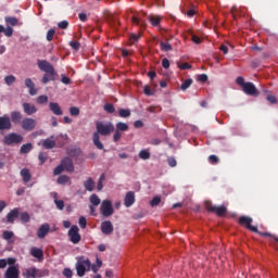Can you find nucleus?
I'll return each mask as SVG.
<instances>
[{"mask_svg": "<svg viewBox=\"0 0 278 278\" xmlns=\"http://www.w3.org/2000/svg\"><path fill=\"white\" fill-rule=\"evenodd\" d=\"M50 229L51 226H49V224L41 225L37 230V238H39L40 240L45 239L47 237V233H49Z\"/></svg>", "mask_w": 278, "mask_h": 278, "instance_id": "dca6fc26", "label": "nucleus"}, {"mask_svg": "<svg viewBox=\"0 0 278 278\" xmlns=\"http://www.w3.org/2000/svg\"><path fill=\"white\" fill-rule=\"evenodd\" d=\"M63 275H64V277H66V278H72V277H73V270H72L71 268H65V269L63 270Z\"/></svg>", "mask_w": 278, "mask_h": 278, "instance_id": "680f3d73", "label": "nucleus"}, {"mask_svg": "<svg viewBox=\"0 0 278 278\" xmlns=\"http://www.w3.org/2000/svg\"><path fill=\"white\" fill-rule=\"evenodd\" d=\"M100 213L105 218L112 216V214H114V206H112V201L103 200L100 206Z\"/></svg>", "mask_w": 278, "mask_h": 278, "instance_id": "39448f33", "label": "nucleus"}, {"mask_svg": "<svg viewBox=\"0 0 278 278\" xmlns=\"http://www.w3.org/2000/svg\"><path fill=\"white\" fill-rule=\"evenodd\" d=\"M7 25H12V27L18 25V20L16 17H12V16H7L4 18Z\"/></svg>", "mask_w": 278, "mask_h": 278, "instance_id": "72a5a7b5", "label": "nucleus"}, {"mask_svg": "<svg viewBox=\"0 0 278 278\" xmlns=\"http://www.w3.org/2000/svg\"><path fill=\"white\" fill-rule=\"evenodd\" d=\"M38 160L40 162L39 163L40 166H42V164H45V162H47V160H49V154L47 152H39Z\"/></svg>", "mask_w": 278, "mask_h": 278, "instance_id": "473e14b6", "label": "nucleus"}, {"mask_svg": "<svg viewBox=\"0 0 278 278\" xmlns=\"http://www.w3.org/2000/svg\"><path fill=\"white\" fill-rule=\"evenodd\" d=\"M4 81L7 86H12L16 81V77L14 75H8L4 77Z\"/></svg>", "mask_w": 278, "mask_h": 278, "instance_id": "79ce46f5", "label": "nucleus"}, {"mask_svg": "<svg viewBox=\"0 0 278 278\" xmlns=\"http://www.w3.org/2000/svg\"><path fill=\"white\" fill-rule=\"evenodd\" d=\"M208 162L211 164H218V162H220V160L218 159V156L212 154V155L208 156Z\"/></svg>", "mask_w": 278, "mask_h": 278, "instance_id": "13d9d810", "label": "nucleus"}, {"mask_svg": "<svg viewBox=\"0 0 278 278\" xmlns=\"http://www.w3.org/2000/svg\"><path fill=\"white\" fill-rule=\"evenodd\" d=\"M103 109H104V112H106L108 114H114V112H116V109L112 103H105Z\"/></svg>", "mask_w": 278, "mask_h": 278, "instance_id": "c9c22d12", "label": "nucleus"}, {"mask_svg": "<svg viewBox=\"0 0 278 278\" xmlns=\"http://www.w3.org/2000/svg\"><path fill=\"white\" fill-rule=\"evenodd\" d=\"M89 201L94 207L101 205V199H99V195H97L96 193L90 195Z\"/></svg>", "mask_w": 278, "mask_h": 278, "instance_id": "7c9ffc66", "label": "nucleus"}, {"mask_svg": "<svg viewBox=\"0 0 278 278\" xmlns=\"http://www.w3.org/2000/svg\"><path fill=\"white\" fill-rule=\"evenodd\" d=\"M30 254L33 257H36L37 260H42L45 257V252H42V249L33 248L30 250Z\"/></svg>", "mask_w": 278, "mask_h": 278, "instance_id": "393cba45", "label": "nucleus"}, {"mask_svg": "<svg viewBox=\"0 0 278 278\" xmlns=\"http://www.w3.org/2000/svg\"><path fill=\"white\" fill-rule=\"evenodd\" d=\"M167 164L170 166V168H175V166H177V160L175 156L167 157Z\"/></svg>", "mask_w": 278, "mask_h": 278, "instance_id": "09e8293b", "label": "nucleus"}, {"mask_svg": "<svg viewBox=\"0 0 278 278\" xmlns=\"http://www.w3.org/2000/svg\"><path fill=\"white\" fill-rule=\"evenodd\" d=\"M238 223L242 227H247V229H249L250 231H253L254 233H258V236H263L264 238H275V236H273L270 232H260V230L257 229V226L251 225L253 223V218L249 216L243 215L239 217Z\"/></svg>", "mask_w": 278, "mask_h": 278, "instance_id": "f03ea898", "label": "nucleus"}, {"mask_svg": "<svg viewBox=\"0 0 278 278\" xmlns=\"http://www.w3.org/2000/svg\"><path fill=\"white\" fill-rule=\"evenodd\" d=\"M23 277L25 278L49 277V269H38L36 267H30L25 269V271L23 273Z\"/></svg>", "mask_w": 278, "mask_h": 278, "instance_id": "7ed1b4c3", "label": "nucleus"}, {"mask_svg": "<svg viewBox=\"0 0 278 278\" xmlns=\"http://www.w3.org/2000/svg\"><path fill=\"white\" fill-rule=\"evenodd\" d=\"M11 123L14 125H18L23 123V113L20 111H12L11 112Z\"/></svg>", "mask_w": 278, "mask_h": 278, "instance_id": "6ab92c4d", "label": "nucleus"}, {"mask_svg": "<svg viewBox=\"0 0 278 278\" xmlns=\"http://www.w3.org/2000/svg\"><path fill=\"white\" fill-rule=\"evenodd\" d=\"M22 108L24 110V114H26L27 116H34V114L38 112V109L36 108V105L28 102H24L22 104Z\"/></svg>", "mask_w": 278, "mask_h": 278, "instance_id": "ddd939ff", "label": "nucleus"}, {"mask_svg": "<svg viewBox=\"0 0 278 278\" xmlns=\"http://www.w3.org/2000/svg\"><path fill=\"white\" fill-rule=\"evenodd\" d=\"M58 72H48L42 77V84H49V81H55Z\"/></svg>", "mask_w": 278, "mask_h": 278, "instance_id": "412c9836", "label": "nucleus"}, {"mask_svg": "<svg viewBox=\"0 0 278 278\" xmlns=\"http://www.w3.org/2000/svg\"><path fill=\"white\" fill-rule=\"evenodd\" d=\"M208 77L206 74H200L198 75V81H201L202 84H205L207 81Z\"/></svg>", "mask_w": 278, "mask_h": 278, "instance_id": "e2e57ef3", "label": "nucleus"}, {"mask_svg": "<svg viewBox=\"0 0 278 278\" xmlns=\"http://www.w3.org/2000/svg\"><path fill=\"white\" fill-rule=\"evenodd\" d=\"M266 100L271 103L273 105H275V103H277V97L273 96V94H268L266 97Z\"/></svg>", "mask_w": 278, "mask_h": 278, "instance_id": "052dcab7", "label": "nucleus"}, {"mask_svg": "<svg viewBox=\"0 0 278 278\" xmlns=\"http://www.w3.org/2000/svg\"><path fill=\"white\" fill-rule=\"evenodd\" d=\"M84 188H85L88 192H92V190H94V180H92V178H88V179L84 182Z\"/></svg>", "mask_w": 278, "mask_h": 278, "instance_id": "cd10ccee", "label": "nucleus"}, {"mask_svg": "<svg viewBox=\"0 0 278 278\" xmlns=\"http://www.w3.org/2000/svg\"><path fill=\"white\" fill-rule=\"evenodd\" d=\"M115 129L117 131H129V125L127 123L124 122H117L115 125Z\"/></svg>", "mask_w": 278, "mask_h": 278, "instance_id": "bb28decb", "label": "nucleus"}, {"mask_svg": "<svg viewBox=\"0 0 278 278\" xmlns=\"http://www.w3.org/2000/svg\"><path fill=\"white\" fill-rule=\"evenodd\" d=\"M70 47H72V49H74V51H79L81 43H79V41H70Z\"/></svg>", "mask_w": 278, "mask_h": 278, "instance_id": "603ef678", "label": "nucleus"}, {"mask_svg": "<svg viewBox=\"0 0 278 278\" xmlns=\"http://www.w3.org/2000/svg\"><path fill=\"white\" fill-rule=\"evenodd\" d=\"M53 36H55V29H49L47 33V40L48 42H51V40H53Z\"/></svg>", "mask_w": 278, "mask_h": 278, "instance_id": "4d7b16f0", "label": "nucleus"}, {"mask_svg": "<svg viewBox=\"0 0 278 278\" xmlns=\"http://www.w3.org/2000/svg\"><path fill=\"white\" fill-rule=\"evenodd\" d=\"M213 213L216 214L217 216H225V214H227V206H215Z\"/></svg>", "mask_w": 278, "mask_h": 278, "instance_id": "c85d7f7f", "label": "nucleus"}, {"mask_svg": "<svg viewBox=\"0 0 278 278\" xmlns=\"http://www.w3.org/2000/svg\"><path fill=\"white\" fill-rule=\"evenodd\" d=\"M12 129V119L8 114L0 116V131H10Z\"/></svg>", "mask_w": 278, "mask_h": 278, "instance_id": "1a4fd4ad", "label": "nucleus"}, {"mask_svg": "<svg viewBox=\"0 0 278 278\" xmlns=\"http://www.w3.org/2000/svg\"><path fill=\"white\" fill-rule=\"evenodd\" d=\"M31 149H34V146L31 143L23 144L20 149V153H22V155H25V154L29 153V151H31Z\"/></svg>", "mask_w": 278, "mask_h": 278, "instance_id": "2f4dec72", "label": "nucleus"}, {"mask_svg": "<svg viewBox=\"0 0 278 278\" xmlns=\"http://www.w3.org/2000/svg\"><path fill=\"white\" fill-rule=\"evenodd\" d=\"M91 263L88 258H85L81 256L78 258L77 264H76V270L78 277H84L86 275V270H90Z\"/></svg>", "mask_w": 278, "mask_h": 278, "instance_id": "20e7f679", "label": "nucleus"}, {"mask_svg": "<svg viewBox=\"0 0 278 278\" xmlns=\"http://www.w3.org/2000/svg\"><path fill=\"white\" fill-rule=\"evenodd\" d=\"M162 66L163 68H170V61H168V59H163Z\"/></svg>", "mask_w": 278, "mask_h": 278, "instance_id": "338daca9", "label": "nucleus"}, {"mask_svg": "<svg viewBox=\"0 0 278 278\" xmlns=\"http://www.w3.org/2000/svg\"><path fill=\"white\" fill-rule=\"evenodd\" d=\"M243 92L245 94H249V97H257L260 94V91L257 90V87H255V85L251 81H248L243 86Z\"/></svg>", "mask_w": 278, "mask_h": 278, "instance_id": "9d476101", "label": "nucleus"}, {"mask_svg": "<svg viewBox=\"0 0 278 278\" xmlns=\"http://www.w3.org/2000/svg\"><path fill=\"white\" fill-rule=\"evenodd\" d=\"M37 64L38 68H40L43 73L55 72V67H53V65L47 60H39Z\"/></svg>", "mask_w": 278, "mask_h": 278, "instance_id": "9b49d317", "label": "nucleus"}, {"mask_svg": "<svg viewBox=\"0 0 278 278\" xmlns=\"http://www.w3.org/2000/svg\"><path fill=\"white\" fill-rule=\"evenodd\" d=\"M139 157H140V160H150L151 153L149 152V150H141L139 152Z\"/></svg>", "mask_w": 278, "mask_h": 278, "instance_id": "ea45409f", "label": "nucleus"}, {"mask_svg": "<svg viewBox=\"0 0 278 278\" xmlns=\"http://www.w3.org/2000/svg\"><path fill=\"white\" fill-rule=\"evenodd\" d=\"M20 174L24 184H29V181H31V173L29 172V169L23 168Z\"/></svg>", "mask_w": 278, "mask_h": 278, "instance_id": "b1692460", "label": "nucleus"}, {"mask_svg": "<svg viewBox=\"0 0 278 278\" xmlns=\"http://www.w3.org/2000/svg\"><path fill=\"white\" fill-rule=\"evenodd\" d=\"M3 142L8 147H10L12 144H18V143L23 142V136L15 134V132H11V134L4 136Z\"/></svg>", "mask_w": 278, "mask_h": 278, "instance_id": "423d86ee", "label": "nucleus"}, {"mask_svg": "<svg viewBox=\"0 0 278 278\" xmlns=\"http://www.w3.org/2000/svg\"><path fill=\"white\" fill-rule=\"evenodd\" d=\"M49 110L54 114V116H62L64 114V111H62V106L58 104L56 102H50L49 103Z\"/></svg>", "mask_w": 278, "mask_h": 278, "instance_id": "f3484780", "label": "nucleus"}, {"mask_svg": "<svg viewBox=\"0 0 278 278\" xmlns=\"http://www.w3.org/2000/svg\"><path fill=\"white\" fill-rule=\"evenodd\" d=\"M121 138H123V134L119 130L115 129L114 135H113V141L119 142Z\"/></svg>", "mask_w": 278, "mask_h": 278, "instance_id": "de8ad7c7", "label": "nucleus"}, {"mask_svg": "<svg viewBox=\"0 0 278 278\" xmlns=\"http://www.w3.org/2000/svg\"><path fill=\"white\" fill-rule=\"evenodd\" d=\"M3 34L4 36H7V38H12V36L14 35V28L8 26L7 28H4Z\"/></svg>", "mask_w": 278, "mask_h": 278, "instance_id": "49530a36", "label": "nucleus"}, {"mask_svg": "<svg viewBox=\"0 0 278 278\" xmlns=\"http://www.w3.org/2000/svg\"><path fill=\"white\" fill-rule=\"evenodd\" d=\"M109 23L114 27L115 29H118V25H121V21H118V16L114 14L109 15Z\"/></svg>", "mask_w": 278, "mask_h": 278, "instance_id": "a878e982", "label": "nucleus"}, {"mask_svg": "<svg viewBox=\"0 0 278 278\" xmlns=\"http://www.w3.org/2000/svg\"><path fill=\"white\" fill-rule=\"evenodd\" d=\"M36 125H38L36 119L26 117L22 121L21 127L24 131H34V129H36Z\"/></svg>", "mask_w": 278, "mask_h": 278, "instance_id": "6e6552de", "label": "nucleus"}, {"mask_svg": "<svg viewBox=\"0 0 278 278\" xmlns=\"http://www.w3.org/2000/svg\"><path fill=\"white\" fill-rule=\"evenodd\" d=\"M18 214H21L18 208H13L11 212H9L7 215L8 223H11V224L14 223V220H16V217L18 216Z\"/></svg>", "mask_w": 278, "mask_h": 278, "instance_id": "5701e85b", "label": "nucleus"}, {"mask_svg": "<svg viewBox=\"0 0 278 278\" xmlns=\"http://www.w3.org/2000/svg\"><path fill=\"white\" fill-rule=\"evenodd\" d=\"M53 136H51L50 138H47L42 141V147L43 149H55V140H53Z\"/></svg>", "mask_w": 278, "mask_h": 278, "instance_id": "4be33fe9", "label": "nucleus"}, {"mask_svg": "<svg viewBox=\"0 0 278 278\" xmlns=\"http://www.w3.org/2000/svg\"><path fill=\"white\" fill-rule=\"evenodd\" d=\"M190 86H192V78L186 79V80L181 84L180 89H181V90H188V88H190Z\"/></svg>", "mask_w": 278, "mask_h": 278, "instance_id": "c03bdc74", "label": "nucleus"}, {"mask_svg": "<svg viewBox=\"0 0 278 278\" xmlns=\"http://www.w3.org/2000/svg\"><path fill=\"white\" fill-rule=\"evenodd\" d=\"M31 219V217L29 216V213L27 212H24L20 215V220L23 223V224H26V223H29V220Z\"/></svg>", "mask_w": 278, "mask_h": 278, "instance_id": "37998d69", "label": "nucleus"}, {"mask_svg": "<svg viewBox=\"0 0 278 278\" xmlns=\"http://www.w3.org/2000/svg\"><path fill=\"white\" fill-rule=\"evenodd\" d=\"M236 81H237L238 86H241L242 88H244V85H247V83L244 81V77H242V76L237 77Z\"/></svg>", "mask_w": 278, "mask_h": 278, "instance_id": "0e129e2a", "label": "nucleus"}, {"mask_svg": "<svg viewBox=\"0 0 278 278\" xmlns=\"http://www.w3.org/2000/svg\"><path fill=\"white\" fill-rule=\"evenodd\" d=\"M70 114H71V116H79V108L71 106L70 108Z\"/></svg>", "mask_w": 278, "mask_h": 278, "instance_id": "5fc2aeb1", "label": "nucleus"}, {"mask_svg": "<svg viewBox=\"0 0 278 278\" xmlns=\"http://www.w3.org/2000/svg\"><path fill=\"white\" fill-rule=\"evenodd\" d=\"M71 181V177H68L67 175H61L59 176L56 184H59L60 186H66V184H70Z\"/></svg>", "mask_w": 278, "mask_h": 278, "instance_id": "c756f323", "label": "nucleus"}, {"mask_svg": "<svg viewBox=\"0 0 278 278\" xmlns=\"http://www.w3.org/2000/svg\"><path fill=\"white\" fill-rule=\"evenodd\" d=\"M136 203V193L134 191H128L124 198L125 207H131Z\"/></svg>", "mask_w": 278, "mask_h": 278, "instance_id": "4468645a", "label": "nucleus"}, {"mask_svg": "<svg viewBox=\"0 0 278 278\" xmlns=\"http://www.w3.org/2000/svg\"><path fill=\"white\" fill-rule=\"evenodd\" d=\"M25 86L29 89L30 97H36V94H38V89H36V84L31 81V78L25 79Z\"/></svg>", "mask_w": 278, "mask_h": 278, "instance_id": "aec40b11", "label": "nucleus"}, {"mask_svg": "<svg viewBox=\"0 0 278 278\" xmlns=\"http://www.w3.org/2000/svg\"><path fill=\"white\" fill-rule=\"evenodd\" d=\"M18 275H20L18 268L14 265H11L10 267H8L4 274V278H18Z\"/></svg>", "mask_w": 278, "mask_h": 278, "instance_id": "a211bd4d", "label": "nucleus"}, {"mask_svg": "<svg viewBox=\"0 0 278 278\" xmlns=\"http://www.w3.org/2000/svg\"><path fill=\"white\" fill-rule=\"evenodd\" d=\"M78 225L81 229H86V226L88 225V222L86 220V217L80 216L78 220Z\"/></svg>", "mask_w": 278, "mask_h": 278, "instance_id": "864d4df0", "label": "nucleus"}, {"mask_svg": "<svg viewBox=\"0 0 278 278\" xmlns=\"http://www.w3.org/2000/svg\"><path fill=\"white\" fill-rule=\"evenodd\" d=\"M205 208L207 212H213L216 210V205L212 204V201H205Z\"/></svg>", "mask_w": 278, "mask_h": 278, "instance_id": "8fccbe9b", "label": "nucleus"}, {"mask_svg": "<svg viewBox=\"0 0 278 278\" xmlns=\"http://www.w3.org/2000/svg\"><path fill=\"white\" fill-rule=\"evenodd\" d=\"M62 173H64V167L62 165V163L60 165H58L54 170H53V175H62Z\"/></svg>", "mask_w": 278, "mask_h": 278, "instance_id": "6e6d98bb", "label": "nucleus"}, {"mask_svg": "<svg viewBox=\"0 0 278 278\" xmlns=\"http://www.w3.org/2000/svg\"><path fill=\"white\" fill-rule=\"evenodd\" d=\"M68 237L73 244H79L81 242V235H79V227L72 226L68 230Z\"/></svg>", "mask_w": 278, "mask_h": 278, "instance_id": "0eeeda50", "label": "nucleus"}, {"mask_svg": "<svg viewBox=\"0 0 278 278\" xmlns=\"http://www.w3.org/2000/svg\"><path fill=\"white\" fill-rule=\"evenodd\" d=\"M58 27L60 29H66L68 27V22L67 21H62L58 24Z\"/></svg>", "mask_w": 278, "mask_h": 278, "instance_id": "69168bd1", "label": "nucleus"}, {"mask_svg": "<svg viewBox=\"0 0 278 278\" xmlns=\"http://www.w3.org/2000/svg\"><path fill=\"white\" fill-rule=\"evenodd\" d=\"M101 231L104 233V236H110V233L114 232V225H112V222L106 220L101 224Z\"/></svg>", "mask_w": 278, "mask_h": 278, "instance_id": "2eb2a0df", "label": "nucleus"}, {"mask_svg": "<svg viewBox=\"0 0 278 278\" xmlns=\"http://www.w3.org/2000/svg\"><path fill=\"white\" fill-rule=\"evenodd\" d=\"M160 47H161V51H165V52L173 51V46L168 42L161 41Z\"/></svg>", "mask_w": 278, "mask_h": 278, "instance_id": "f704fd0d", "label": "nucleus"}, {"mask_svg": "<svg viewBox=\"0 0 278 278\" xmlns=\"http://www.w3.org/2000/svg\"><path fill=\"white\" fill-rule=\"evenodd\" d=\"M53 197H54V203H55L58 210H64V200H58V193L56 192L53 193Z\"/></svg>", "mask_w": 278, "mask_h": 278, "instance_id": "4c0bfd02", "label": "nucleus"}, {"mask_svg": "<svg viewBox=\"0 0 278 278\" xmlns=\"http://www.w3.org/2000/svg\"><path fill=\"white\" fill-rule=\"evenodd\" d=\"M112 134H114V124L112 122H97L96 131L92 135L93 146L103 151L104 146L101 142V136H111Z\"/></svg>", "mask_w": 278, "mask_h": 278, "instance_id": "f257e3e1", "label": "nucleus"}, {"mask_svg": "<svg viewBox=\"0 0 278 278\" xmlns=\"http://www.w3.org/2000/svg\"><path fill=\"white\" fill-rule=\"evenodd\" d=\"M191 40H192V42H194L195 45H201V42H202V40L200 39V37L197 36V35H192Z\"/></svg>", "mask_w": 278, "mask_h": 278, "instance_id": "774afa93", "label": "nucleus"}, {"mask_svg": "<svg viewBox=\"0 0 278 278\" xmlns=\"http://www.w3.org/2000/svg\"><path fill=\"white\" fill-rule=\"evenodd\" d=\"M161 21L162 18L160 16H150V23L153 25V27H157Z\"/></svg>", "mask_w": 278, "mask_h": 278, "instance_id": "a18cd8bd", "label": "nucleus"}, {"mask_svg": "<svg viewBox=\"0 0 278 278\" xmlns=\"http://www.w3.org/2000/svg\"><path fill=\"white\" fill-rule=\"evenodd\" d=\"M159 203H162V198H160V197H154V198L150 201L151 207H155Z\"/></svg>", "mask_w": 278, "mask_h": 278, "instance_id": "3c124183", "label": "nucleus"}, {"mask_svg": "<svg viewBox=\"0 0 278 278\" xmlns=\"http://www.w3.org/2000/svg\"><path fill=\"white\" fill-rule=\"evenodd\" d=\"M178 68H180V71H188L192 68V65H190V63H182L178 65Z\"/></svg>", "mask_w": 278, "mask_h": 278, "instance_id": "bf43d9fd", "label": "nucleus"}, {"mask_svg": "<svg viewBox=\"0 0 278 278\" xmlns=\"http://www.w3.org/2000/svg\"><path fill=\"white\" fill-rule=\"evenodd\" d=\"M118 114L121 118H129V116H131V111H129V109H119Z\"/></svg>", "mask_w": 278, "mask_h": 278, "instance_id": "e433bc0d", "label": "nucleus"}, {"mask_svg": "<svg viewBox=\"0 0 278 278\" xmlns=\"http://www.w3.org/2000/svg\"><path fill=\"white\" fill-rule=\"evenodd\" d=\"M3 240H12L14 238V231L12 230H4L2 232Z\"/></svg>", "mask_w": 278, "mask_h": 278, "instance_id": "58836bf2", "label": "nucleus"}, {"mask_svg": "<svg viewBox=\"0 0 278 278\" xmlns=\"http://www.w3.org/2000/svg\"><path fill=\"white\" fill-rule=\"evenodd\" d=\"M36 102L38 103V105H45V103H49V97L39 96L37 97Z\"/></svg>", "mask_w": 278, "mask_h": 278, "instance_id": "a19ab883", "label": "nucleus"}, {"mask_svg": "<svg viewBox=\"0 0 278 278\" xmlns=\"http://www.w3.org/2000/svg\"><path fill=\"white\" fill-rule=\"evenodd\" d=\"M61 165L63 166L64 170L67 173H73L75 170V165L73 164V159L66 156L61 161Z\"/></svg>", "mask_w": 278, "mask_h": 278, "instance_id": "f8f14e48", "label": "nucleus"}]
</instances>
